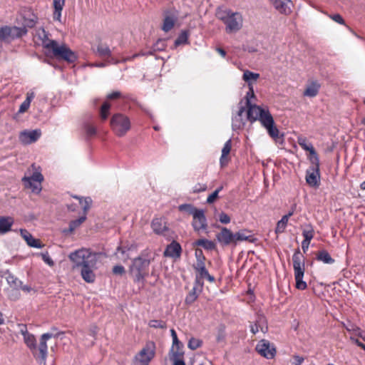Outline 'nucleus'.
<instances>
[{
  "mask_svg": "<svg viewBox=\"0 0 365 365\" xmlns=\"http://www.w3.org/2000/svg\"><path fill=\"white\" fill-rule=\"evenodd\" d=\"M259 78V74L246 70L243 73L242 79L247 83L249 91L247 93L246 104L247 106V118L250 123L259 121L262 126L264 128L269 135L277 139L279 137V131L275 125L274 118L267 107H262L257 105H252L248 98V96H254L252 83L257 81Z\"/></svg>",
  "mask_w": 365,
  "mask_h": 365,
  "instance_id": "f257e3e1",
  "label": "nucleus"
},
{
  "mask_svg": "<svg viewBox=\"0 0 365 365\" xmlns=\"http://www.w3.org/2000/svg\"><path fill=\"white\" fill-rule=\"evenodd\" d=\"M74 269H80L83 279L87 283L96 280L94 271L97 269L98 254L88 249L82 248L71 252L68 256Z\"/></svg>",
  "mask_w": 365,
  "mask_h": 365,
  "instance_id": "f03ea898",
  "label": "nucleus"
},
{
  "mask_svg": "<svg viewBox=\"0 0 365 365\" xmlns=\"http://www.w3.org/2000/svg\"><path fill=\"white\" fill-rule=\"evenodd\" d=\"M53 336V334L45 333L41 336L39 344L37 346L34 334H28L24 336V343L32 352L34 356L40 364H46L48 355L47 341Z\"/></svg>",
  "mask_w": 365,
  "mask_h": 365,
  "instance_id": "7ed1b4c3",
  "label": "nucleus"
},
{
  "mask_svg": "<svg viewBox=\"0 0 365 365\" xmlns=\"http://www.w3.org/2000/svg\"><path fill=\"white\" fill-rule=\"evenodd\" d=\"M252 236L247 230H242L235 233L227 227H221L220 231L216 235V240L219 244L225 246H236L242 241H252Z\"/></svg>",
  "mask_w": 365,
  "mask_h": 365,
  "instance_id": "20e7f679",
  "label": "nucleus"
},
{
  "mask_svg": "<svg viewBox=\"0 0 365 365\" xmlns=\"http://www.w3.org/2000/svg\"><path fill=\"white\" fill-rule=\"evenodd\" d=\"M216 16L225 25L226 32L235 33L240 31L243 24V18L240 12H234L230 9H218Z\"/></svg>",
  "mask_w": 365,
  "mask_h": 365,
  "instance_id": "39448f33",
  "label": "nucleus"
},
{
  "mask_svg": "<svg viewBox=\"0 0 365 365\" xmlns=\"http://www.w3.org/2000/svg\"><path fill=\"white\" fill-rule=\"evenodd\" d=\"M150 260L147 258L143 253L134 258L129 267L130 274L133 277L134 282H140L144 284L145 279L148 274V267Z\"/></svg>",
  "mask_w": 365,
  "mask_h": 365,
  "instance_id": "423d86ee",
  "label": "nucleus"
},
{
  "mask_svg": "<svg viewBox=\"0 0 365 365\" xmlns=\"http://www.w3.org/2000/svg\"><path fill=\"white\" fill-rule=\"evenodd\" d=\"M110 125L116 136L123 137L131 129V120L125 114L117 113L112 115Z\"/></svg>",
  "mask_w": 365,
  "mask_h": 365,
  "instance_id": "0eeeda50",
  "label": "nucleus"
},
{
  "mask_svg": "<svg viewBox=\"0 0 365 365\" xmlns=\"http://www.w3.org/2000/svg\"><path fill=\"white\" fill-rule=\"evenodd\" d=\"M292 262L296 288L300 290H304L307 287V283L303 281L305 270L304 257L299 250H296L293 254Z\"/></svg>",
  "mask_w": 365,
  "mask_h": 365,
  "instance_id": "6e6552de",
  "label": "nucleus"
},
{
  "mask_svg": "<svg viewBox=\"0 0 365 365\" xmlns=\"http://www.w3.org/2000/svg\"><path fill=\"white\" fill-rule=\"evenodd\" d=\"M155 344L152 341L146 342L143 349L134 356L133 365H149L155 356Z\"/></svg>",
  "mask_w": 365,
  "mask_h": 365,
  "instance_id": "1a4fd4ad",
  "label": "nucleus"
},
{
  "mask_svg": "<svg viewBox=\"0 0 365 365\" xmlns=\"http://www.w3.org/2000/svg\"><path fill=\"white\" fill-rule=\"evenodd\" d=\"M25 27L4 26L0 28V40L9 42L15 38H20L27 34Z\"/></svg>",
  "mask_w": 365,
  "mask_h": 365,
  "instance_id": "9d476101",
  "label": "nucleus"
},
{
  "mask_svg": "<svg viewBox=\"0 0 365 365\" xmlns=\"http://www.w3.org/2000/svg\"><path fill=\"white\" fill-rule=\"evenodd\" d=\"M312 166L307 169L306 173V182L311 187H317L319 185V159L316 157L312 160Z\"/></svg>",
  "mask_w": 365,
  "mask_h": 365,
  "instance_id": "9b49d317",
  "label": "nucleus"
},
{
  "mask_svg": "<svg viewBox=\"0 0 365 365\" xmlns=\"http://www.w3.org/2000/svg\"><path fill=\"white\" fill-rule=\"evenodd\" d=\"M54 56L73 63L77 59V56L66 45L58 46L56 43L51 51Z\"/></svg>",
  "mask_w": 365,
  "mask_h": 365,
  "instance_id": "f8f14e48",
  "label": "nucleus"
},
{
  "mask_svg": "<svg viewBox=\"0 0 365 365\" xmlns=\"http://www.w3.org/2000/svg\"><path fill=\"white\" fill-rule=\"evenodd\" d=\"M256 351L266 359H273L276 354V349L274 345L265 339L260 340L256 346Z\"/></svg>",
  "mask_w": 365,
  "mask_h": 365,
  "instance_id": "ddd939ff",
  "label": "nucleus"
},
{
  "mask_svg": "<svg viewBox=\"0 0 365 365\" xmlns=\"http://www.w3.org/2000/svg\"><path fill=\"white\" fill-rule=\"evenodd\" d=\"M192 217L193 220L192 225L195 231L200 232L201 230H207V223L204 210H198L195 213H194Z\"/></svg>",
  "mask_w": 365,
  "mask_h": 365,
  "instance_id": "4468645a",
  "label": "nucleus"
},
{
  "mask_svg": "<svg viewBox=\"0 0 365 365\" xmlns=\"http://www.w3.org/2000/svg\"><path fill=\"white\" fill-rule=\"evenodd\" d=\"M41 135L40 130H25L19 134V140L24 145H29L36 142Z\"/></svg>",
  "mask_w": 365,
  "mask_h": 365,
  "instance_id": "2eb2a0df",
  "label": "nucleus"
},
{
  "mask_svg": "<svg viewBox=\"0 0 365 365\" xmlns=\"http://www.w3.org/2000/svg\"><path fill=\"white\" fill-rule=\"evenodd\" d=\"M250 331L253 334H257L259 331L266 333L268 331L266 317L263 315L258 314L254 323L250 324Z\"/></svg>",
  "mask_w": 365,
  "mask_h": 365,
  "instance_id": "dca6fc26",
  "label": "nucleus"
},
{
  "mask_svg": "<svg viewBox=\"0 0 365 365\" xmlns=\"http://www.w3.org/2000/svg\"><path fill=\"white\" fill-rule=\"evenodd\" d=\"M274 7L280 14L288 15L292 12L293 6L291 0H269Z\"/></svg>",
  "mask_w": 365,
  "mask_h": 365,
  "instance_id": "f3484780",
  "label": "nucleus"
},
{
  "mask_svg": "<svg viewBox=\"0 0 365 365\" xmlns=\"http://www.w3.org/2000/svg\"><path fill=\"white\" fill-rule=\"evenodd\" d=\"M36 36L40 40L42 46L48 51H51L57 43L48 38V34L43 29H39L36 31Z\"/></svg>",
  "mask_w": 365,
  "mask_h": 365,
  "instance_id": "a211bd4d",
  "label": "nucleus"
},
{
  "mask_svg": "<svg viewBox=\"0 0 365 365\" xmlns=\"http://www.w3.org/2000/svg\"><path fill=\"white\" fill-rule=\"evenodd\" d=\"M178 19V12L175 10L167 11L165 14L162 29L165 32H168L175 26V24Z\"/></svg>",
  "mask_w": 365,
  "mask_h": 365,
  "instance_id": "6ab92c4d",
  "label": "nucleus"
},
{
  "mask_svg": "<svg viewBox=\"0 0 365 365\" xmlns=\"http://www.w3.org/2000/svg\"><path fill=\"white\" fill-rule=\"evenodd\" d=\"M182 253V247L180 245L173 240L170 245H168L165 251L164 256L168 257L174 259L180 258Z\"/></svg>",
  "mask_w": 365,
  "mask_h": 365,
  "instance_id": "aec40b11",
  "label": "nucleus"
},
{
  "mask_svg": "<svg viewBox=\"0 0 365 365\" xmlns=\"http://www.w3.org/2000/svg\"><path fill=\"white\" fill-rule=\"evenodd\" d=\"M20 233L29 247L35 248H41L43 247V245L41 244V241L34 238L26 230L21 229Z\"/></svg>",
  "mask_w": 365,
  "mask_h": 365,
  "instance_id": "412c9836",
  "label": "nucleus"
},
{
  "mask_svg": "<svg viewBox=\"0 0 365 365\" xmlns=\"http://www.w3.org/2000/svg\"><path fill=\"white\" fill-rule=\"evenodd\" d=\"M151 227L157 235H165V232L168 230L166 223L163 218L153 219L151 222Z\"/></svg>",
  "mask_w": 365,
  "mask_h": 365,
  "instance_id": "4be33fe9",
  "label": "nucleus"
},
{
  "mask_svg": "<svg viewBox=\"0 0 365 365\" xmlns=\"http://www.w3.org/2000/svg\"><path fill=\"white\" fill-rule=\"evenodd\" d=\"M194 268L198 272L201 278H206L210 282L215 281V277L211 276L205 268V261L198 260L194 266Z\"/></svg>",
  "mask_w": 365,
  "mask_h": 365,
  "instance_id": "5701e85b",
  "label": "nucleus"
},
{
  "mask_svg": "<svg viewBox=\"0 0 365 365\" xmlns=\"http://www.w3.org/2000/svg\"><path fill=\"white\" fill-rule=\"evenodd\" d=\"M31 169L34 171L33 174L29 176H24L22 178V181H34L36 182L41 183L43 181V176L41 173L40 167H37L35 164L31 165Z\"/></svg>",
  "mask_w": 365,
  "mask_h": 365,
  "instance_id": "b1692460",
  "label": "nucleus"
},
{
  "mask_svg": "<svg viewBox=\"0 0 365 365\" xmlns=\"http://www.w3.org/2000/svg\"><path fill=\"white\" fill-rule=\"evenodd\" d=\"M65 5V0H53V19L55 21L61 23V12Z\"/></svg>",
  "mask_w": 365,
  "mask_h": 365,
  "instance_id": "393cba45",
  "label": "nucleus"
},
{
  "mask_svg": "<svg viewBox=\"0 0 365 365\" xmlns=\"http://www.w3.org/2000/svg\"><path fill=\"white\" fill-rule=\"evenodd\" d=\"M245 111V108L244 106H240L237 113L232 118V126L233 130L240 129L245 125V123L242 118V115Z\"/></svg>",
  "mask_w": 365,
  "mask_h": 365,
  "instance_id": "a878e982",
  "label": "nucleus"
},
{
  "mask_svg": "<svg viewBox=\"0 0 365 365\" xmlns=\"http://www.w3.org/2000/svg\"><path fill=\"white\" fill-rule=\"evenodd\" d=\"M298 143L303 150L309 152L311 155V161L312 160H314L316 157H318L317 153H316L312 144L311 143H309L305 138H299Z\"/></svg>",
  "mask_w": 365,
  "mask_h": 365,
  "instance_id": "bb28decb",
  "label": "nucleus"
},
{
  "mask_svg": "<svg viewBox=\"0 0 365 365\" xmlns=\"http://www.w3.org/2000/svg\"><path fill=\"white\" fill-rule=\"evenodd\" d=\"M14 224V220L11 217H0V234L4 235L9 232Z\"/></svg>",
  "mask_w": 365,
  "mask_h": 365,
  "instance_id": "cd10ccee",
  "label": "nucleus"
},
{
  "mask_svg": "<svg viewBox=\"0 0 365 365\" xmlns=\"http://www.w3.org/2000/svg\"><path fill=\"white\" fill-rule=\"evenodd\" d=\"M232 148V140L229 139L225 143L222 149V155L220 159V163L221 166H225L228 163L227 155H229Z\"/></svg>",
  "mask_w": 365,
  "mask_h": 365,
  "instance_id": "c85d7f7f",
  "label": "nucleus"
},
{
  "mask_svg": "<svg viewBox=\"0 0 365 365\" xmlns=\"http://www.w3.org/2000/svg\"><path fill=\"white\" fill-rule=\"evenodd\" d=\"M183 354V344L180 341L177 344L173 343L169 353L170 359L182 357Z\"/></svg>",
  "mask_w": 365,
  "mask_h": 365,
  "instance_id": "c756f323",
  "label": "nucleus"
},
{
  "mask_svg": "<svg viewBox=\"0 0 365 365\" xmlns=\"http://www.w3.org/2000/svg\"><path fill=\"white\" fill-rule=\"evenodd\" d=\"M319 88L320 85L317 82H312L307 85L304 91V96L311 98L314 97L318 94Z\"/></svg>",
  "mask_w": 365,
  "mask_h": 365,
  "instance_id": "7c9ffc66",
  "label": "nucleus"
},
{
  "mask_svg": "<svg viewBox=\"0 0 365 365\" xmlns=\"http://www.w3.org/2000/svg\"><path fill=\"white\" fill-rule=\"evenodd\" d=\"M35 97V93L33 91H30L26 93V98L24 101L21 104L19 113H25L30 107L31 102Z\"/></svg>",
  "mask_w": 365,
  "mask_h": 365,
  "instance_id": "2f4dec72",
  "label": "nucleus"
},
{
  "mask_svg": "<svg viewBox=\"0 0 365 365\" xmlns=\"http://www.w3.org/2000/svg\"><path fill=\"white\" fill-rule=\"evenodd\" d=\"M317 259L324 262V264H333L334 262V259L331 257L327 250L319 251L317 255Z\"/></svg>",
  "mask_w": 365,
  "mask_h": 365,
  "instance_id": "473e14b6",
  "label": "nucleus"
},
{
  "mask_svg": "<svg viewBox=\"0 0 365 365\" xmlns=\"http://www.w3.org/2000/svg\"><path fill=\"white\" fill-rule=\"evenodd\" d=\"M197 246L202 247L207 250H212L215 248L216 245L213 241L207 239H199L194 243Z\"/></svg>",
  "mask_w": 365,
  "mask_h": 365,
  "instance_id": "72a5a7b5",
  "label": "nucleus"
},
{
  "mask_svg": "<svg viewBox=\"0 0 365 365\" xmlns=\"http://www.w3.org/2000/svg\"><path fill=\"white\" fill-rule=\"evenodd\" d=\"M97 54L101 57H110L112 52L109 47L104 44H98L96 48Z\"/></svg>",
  "mask_w": 365,
  "mask_h": 365,
  "instance_id": "f704fd0d",
  "label": "nucleus"
},
{
  "mask_svg": "<svg viewBox=\"0 0 365 365\" xmlns=\"http://www.w3.org/2000/svg\"><path fill=\"white\" fill-rule=\"evenodd\" d=\"M86 219V215L80 217L78 219L72 220L69 224V227L68 230H64V232H73L76 229H77Z\"/></svg>",
  "mask_w": 365,
  "mask_h": 365,
  "instance_id": "c9c22d12",
  "label": "nucleus"
},
{
  "mask_svg": "<svg viewBox=\"0 0 365 365\" xmlns=\"http://www.w3.org/2000/svg\"><path fill=\"white\" fill-rule=\"evenodd\" d=\"M288 221L289 220L287 219V217L282 216L281 220L277 223L275 233L277 235L283 233L287 226Z\"/></svg>",
  "mask_w": 365,
  "mask_h": 365,
  "instance_id": "e433bc0d",
  "label": "nucleus"
},
{
  "mask_svg": "<svg viewBox=\"0 0 365 365\" xmlns=\"http://www.w3.org/2000/svg\"><path fill=\"white\" fill-rule=\"evenodd\" d=\"M111 105L109 102L105 101L101 107L100 109V116L103 120H105L108 118L110 114V109Z\"/></svg>",
  "mask_w": 365,
  "mask_h": 365,
  "instance_id": "4c0bfd02",
  "label": "nucleus"
},
{
  "mask_svg": "<svg viewBox=\"0 0 365 365\" xmlns=\"http://www.w3.org/2000/svg\"><path fill=\"white\" fill-rule=\"evenodd\" d=\"M115 255L120 259L123 262H126L128 259L130 258L129 252L126 251V249L124 247L121 246L117 247Z\"/></svg>",
  "mask_w": 365,
  "mask_h": 365,
  "instance_id": "58836bf2",
  "label": "nucleus"
},
{
  "mask_svg": "<svg viewBox=\"0 0 365 365\" xmlns=\"http://www.w3.org/2000/svg\"><path fill=\"white\" fill-rule=\"evenodd\" d=\"M314 235V230L311 225H305L303 231H302V235L304 237V240H309L311 241Z\"/></svg>",
  "mask_w": 365,
  "mask_h": 365,
  "instance_id": "ea45409f",
  "label": "nucleus"
},
{
  "mask_svg": "<svg viewBox=\"0 0 365 365\" xmlns=\"http://www.w3.org/2000/svg\"><path fill=\"white\" fill-rule=\"evenodd\" d=\"M189 33L187 31H182L178 37L175 41V46H178L182 44H185L188 41Z\"/></svg>",
  "mask_w": 365,
  "mask_h": 365,
  "instance_id": "a19ab883",
  "label": "nucleus"
},
{
  "mask_svg": "<svg viewBox=\"0 0 365 365\" xmlns=\"http://www.w3.org/2000/svg\"><path fill=\"white\" fill-rule=\"evenodd\" d=\"M25 187L31 189L33 192L39 193L41 191V184L34 181H23Z\"/></svg>",
  "mask_w": 365,
  "mask_h": 365,
  "instance_id": "79ce46f5",
  "label": "nucleus"
},
{
  "mask_svg": "<svg viewBox=\"0 0 365 365\" xmlns=\"http://www.w3.org/2000/svg\"><path fill=\"white\" fill-rule=\"evenodd\" d=\"M148 325L150 327L155 328V329H164L167 328L166 322L163 320H157V319L150 320L148 322Z\"/></svg>",
  "mask_w": 365,
  "mask_h": 365,
  "instance_id": "37998d69",
  "label": "nucleus"
},
{
  "mask_svg": "<svg viewBox=\"0 0 365 365\" xmlns=\"http://www.w3.org/2000/svg\"><path fill=\"white\" fill-rule=\"evenodd\" d=\"M178 209H179L180 211L187 212H188L189 214H190L192 215H193L194 213H195L198 210V209H197L196 207H193L190 204H182V205H179Z\"/></svg>",
  "mask_w": 365,
  "mask_h": 365,
  "instance_id": "c03bdc74",
  "label": "nucleus"
},
{
  "mask_svg": "<svg viewBox=\"0 0 365 365\" xmlns=\"http://www.w3.org/2000/svg\"><path fill=\"white\" fill-rule=\"evenodd\" d=\"M197 297L198 295L197 294L196 288L193 287L187 295L185 302L187 304H191L197 299Z\"/></svg>",
  "mask_w": 365,
  "mask_h": 365,
  "instance_id": "a18cd8bd",
  "label": "nucleus"
},
{
  "mask_svg": "<svg viewBox=\"0 0 365 365\" xmlns=\"http://www.w3.org/2000/svg\"><path fill=\"white\" fill-rule=\"evenodd\" d=\"M107 100H115L118 98H128V96L123 95L118 91H113L106 96Z\"/></svg>",
  "mask_w": 365,
  "mask_h": 365,
  "instance_id": "49530a36",
  "label": "nucleus"
},
{
  "mask_svg": "<svg viewBox=\"0 0 365 365\" xmlns=\"http://www.w3.org/2000/svg\"><path fill=\"white\" fill-rule=\"evenodd\" d=\"M202 344V341L195 338H191L189 341L187 346L192 350H195L197 348L200 347Z\"/></svg>",
  "mask_w": 365,
  "mask_h": 365,
  "instance_id": "de8ad7c7",
  "label": "nucleus"
},
{
  "mask_svg": "<svg viewBox=\"0 0 365 365\" xmlns=\"http://www.w3.org/2000/svg\"><path fill=\"white\" fill-rule=\"evenodd\" d=\"M76 197L77 198V197ZM78 199L79 200V203L82 208L86 212L90 208L92 202L91 199L90 197H86L84 199L78 197Z\"/></svg>",
  "mask_w": 365,
  "mask_h": 365,
  "instance_id": "09e8293b",
  "label": "nucleus"
},
{
  "mask_svg": "<svg viewBox=\"0 0 365 365\" xmlns=\"http://www.w3.org/2000/svg\"><path fill=\"white\" fill-rule=\"evenodd\" d=\"M36 17L34 14H31V18L24 19V26L22 27H25L26 29L27 28H32L36 25Z\"/></svg>",
  "mask_w": 365,
  "mask_h": 365,
  "instance_id": "8fccbe9b",
  "label": "nucleus"
},
{
  "mask_svg": "<svg viewBox=\"0 0 365 365\" xmlns=\"http://www.w3.org/2000/svg\"><path fill=\"white\" fill-rule=\"evenodd\" d=\"M219 220L223 224H228L230 222V217L225 212H222L219 215Z\"/></svg>",
  "mask_w": 365,
  "mask_h": 365,
  "instance_id": "3c124183",
  "label": "nucleus"
},
{
  "mask_svg": "<svg viewBox=\"0 0 365 365\" xmlns=\"http://www.w3.org/2000/svg\"><path fill=\"white\" fill-rule=\"evenodd\" d=\"M86 132L87 135H88V136L95 135L96 133V128L93 125H86Z\"/></svg>",
  "mask_w": 365,
  "mask_h": 365,
  "instance_id": "603ef678",
  "label": "nucleus"
},
{
  "mask_svg": "<svg viewBox=\"0 0 365 365\" xmlns=\"http://www.w3.org/2000/svg\"><path fill=\"white\" fill-rule=\"evenodd\" d=\"M113 273L121 275L125 273V268L122 265H115L113 268Z\"/></svg>",
  "mask_w": 365,
  "mask_h": 365,
  "instance_id": "864d4df0",
  "label": "nucleus"
},
{
  "mask_svg": "<svg viewBox=\"0 0 365 365\" xmlns=\"http://www.w3.org/2000/svg\"><path fill=\"white\" fill-rule=\"evenodd\" d=\"M330 17L333 21H334L335 22H336L341 25L345 24V21L340 14H334V15L330 16Z\"/></svg>",
  "mask_w": 365,
  "mask_h": 365,
  "instance_id": "5fc2aeb1",
  "label": "nucleus"
},
{
  "mask_svg": "<svg viewBox=\"0 0 365 365\" xmlns=\"http://www.w3.org/2000/svg\"><path fill=\"white\" fill-rule=\"evenodd\" d=\"M123 247L126 249V251L129 252L130 255L133 252L136 253L138 251V246L135 244H131Z\"/></svg>",
  "mask_w": 365,
  "mask_h": 365,
  "instance_id": "6e6d98bb",
  "label": "nucleus"
},
{
  "mask_svg": "<svg viewBox=\"0 0 365 365\" xmlns=\"http://www.w3.org/2000/svg\"><path fill=\"white\" fill-rule=\"evenodd\" d=\"M41 256H42V259L47 264H48L49 266H53V261L52 260V259L50 257V256L48 255V252L46 253H43V254H41Z\"/></svg>",
  "mask_w": 365,
  "mask_h": 365,
  "instance_id": "4d7b16f0",
  "label": "nucleus"
},
{
  "mask_svg": "<svg viewBox=\"0 0 365 365\" xmlns=\"http://www.w3.org/2000/svg\"><path fill=\"white\" fill-rule=\"evenodd\" d=\"M18 327H19V333L21 335H23V336H25L26 335L29 334V332L28 331L27 327H26V324H18Z\"/></svg>",
  "mask_w": 365,
  "mask_h": 365,
  "instance_id": "13d9d810",
  "label": "nucleus"
},
{
  "mask_svg": "<svg viewBox=\"0 0 365 365\" xmlns=\"http://www.w3.org/2000/svg\"><path fill=\"white\" fill-rule=\"evenodd\" d=\"M217 197H218V190H215L207 197V202L209 204L212 203L216 200V198Z\"/></svg>",
  "mask_w": 365,
  "mask_h": 365,
  "instance_id": "bf43d9fd",
  "label": "nucleus"
},
{
  "mask_svg": "<svg viewBox=\"0 0 365 365\" xmlns=\"http://www.w3.org/2000/svg\"><path fill=\"white\" fill-rule=\"evenodd\" d=\"M206 189H207L206 185L197 184L193 187V192H200L205 191Z\"/></svg>",
  "mask_w": 365,
  "mask_h": 365,
  "instance_id": "052dcab7",
  "label": "nucleus"
},
{
  "mask_svg": "<svg viewBox=\"0 0 365 365\" xmlns=\"http://www.w3.org/2000/svg\"><path fill=\"white\" fill-rule=\"evenodd\" d=\"M304 361V357L300 356L299 355L294 356V361L292 363L293 365H301Z\"/></svg>",
  "mask_w": 365,
  "mask_h": 365,
  "instance_id": "680f3d73",
  "label": "nucleus"
},
{
  "mask_svg": "<svg viewBox=\"0 0 365 365\" xmlns=\"http://www.w3.org/2000/svg\"><path fill=\"white\" fill-rule=\"evenodd\" d=\"M182 358V357L170 358V359L173 361V365H185Z\"/></svg>",
  "mask_w": 365,
  "mask_h": 365,
  "instance_id": "e2e57ef3",
  "label": "nucleus"
},
{
  "mask_svg": "<svg viewBox=\"0 0 365 365\" xmlns=\"http://www.w3.org/2000/svg\"><path fill=\"white\" fill-rule=\"evenodd\" d=\"M195 257L197 259V262H198V260H201V261L205 260V257L203 255L202 250H196L195 251Z\"/></svg>",
  "mask_w": 365,
  "mask_h": 365,
  "instance_id": "0e129e2a",
  "label": "nucleus"
},
{
  "mask_svg": "<svg viewBox=\"0 0 365 365\" xmlns=\"http://www.w3.org/2000/svg\"><path fill=\"white\" fill-rule=\"evenodd\" d=\"M170 334H171V336L173 338V343L175 344H177L178 343L179 340H178L177 334L173 329H170Z\"/></svg>",
  "mask_w": 365,
  "mask_h": 365,
  "instance_id": "69168bd1",
  "label": "nucleus"
},
{
  "mask_svg": "<svg viewBox=\"0 0 365 365\" xmlns=\"http://www.w3.org/2000/svg\"><path fill=\"white\" fill-rule=\"evenodd\" d=\"M108 59L106 61L107 65L108 64H118L120 63L119 60L112 57V56H110V57H108Z\"/></svg>",
  "mask_w": 365,
  "mask_h": 365,
  "instance_id": "338daca9",
  "label": "nucleus"
},
{
  "mask_svg": "<svg viewBox=\"0 0 365 365\" xmlns=\"http://www.w3.org/2000/svg\"><path fill=\"white\" fill-rule=\"evenodd\" d=\"M311 241L309 240H303L302 242V247L304 252H306L309 248V244Z\"/></svg>",
  "mask_w": 365,
  "mask_h": 365,
  "instance_id": "774afa93",
  "label": "nucleus"
}]
</instances>
